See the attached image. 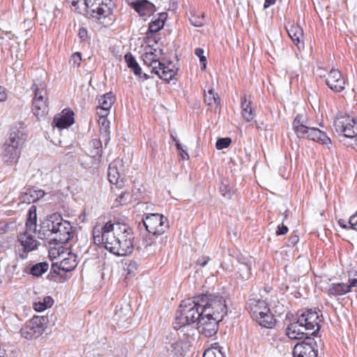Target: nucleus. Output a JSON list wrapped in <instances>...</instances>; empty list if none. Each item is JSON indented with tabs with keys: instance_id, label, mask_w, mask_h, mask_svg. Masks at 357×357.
<instances>
[{
	"instance_id": "f257e3e1",
	"label": "nucleus",
	"mask_w": 357,
	"mask_h": 357,
	"mask_svg": "<svg viewBox=\"0 0 357 357\" xmlns=\"http://www.w3.org/2000/svg\"><path fill=\"white\" fill-rule=\"evenodd\" d=\"M94 243L117 256L130 254L134 245V233L124 222L96 223L93 229Z\"/></svg>"
},
{
	"instance_id": "f03ea898",
	"label": "nucleus",
	"mask_w": 357,
	"mask_h": 357,
	"mask_svg": "<svg viewBox=\"0 0 357 357\" xmlns=\"http://www.w3.org/2000/svg\"><path fill=\"white\" fill-rule=\"evenodd\" d=\"M26 230L20 233L15 245V252L19 257L24 259L27 254L36 250L40 245V242L36 239L35 233L37 228L36 206L32 205L28 210L25 223Z\"/></svg>"
},
{
	"instance_id": "7ed1b4c3",
	"label": "nucleus",
	"mask_w": 357,
	"mask_h": 357,
	"mask_svg": "<svg viewBox=\"0 0 357 357\" xmlns=\"http://www.w3.org/2000/svg\"><path fill=\"white\" fill-rule=\"evenodd\" d=\"M26 139V132L23 123L10 128L8 137L2 146L1 155L3 162L8 165L17 163Z\"/></svg>"
},
{
	"instance_id": "20e7f679",
	"label": "nucleus",
	"mask_w": 357,
	"mask_h": 357,
	"mask_svg": "<svg viewBox=\"0 0 357 357\" xmlns=\"http://www.w3.org/2000/svg\"><path fill=\"white\" fill-rule=\"evenodd\" d=\"M199 296L182 301L179 309L176 311L174 327L178 330L181 327L199 321L202 317V307Z\"/></svg>"
},
{
	"instance_id": "39448f33",
	"label": "nucleus",
	"mask_w": 357,
	"mask_h": 357,
	"mask_svg": "<svg viewBox=\"0 0 357 357\" xmlns=\"http://www.w3.org/2000/svg\"><path fill=\"white\" fill-rule=\"evenodd\" d=\"M246 307L252 319L261 326L271 328L275 326V319L266 301L253 296L248 299Z\"/></svg>"
},
{
	"instance_id": "423d86ee",
	"label": "nucleus",
	"mask_w": 357,
	"mask_h": 357,
	"mask_svg": "<svg viewBox=\"0 0 357 357\" xmlns=\"http://www.w3.org/2000/svg\"><path fill=\"white\" fill-rule=\"evenodd\" d=\"M202 314L209 317L223 319L227 314V307L225 299L220 295L203 294L199 296Z\"/></svg>"
},
{
	"instance_id": "0eeeda50",
	"label": "nucleus",
	"mask_w": 357,
	"mask_h": 357,
	"mask_svg": "<svg viewBox=\"0 0 357 357\" xmlns=\"http://www.w3.org/2000/svg\"><path fill=\"white\" fill-rule=\"evenodd\" d=\"M32 89L34 93L32 112L38 119H40L48 113V97L46 85L43 79H34Z\"/></svg>"
},
{
	"instance_id": "6e6552de",
	"label": "nucleus",
	"mask_w": 357,
	"mask_h": 357,
	"mask_svg": "<svg viewBox=\"0 0 357 357\" xmlns=\"http://www.w3.org/2000/svg\"><path fill=\"white\" fill-rule=\"evenodd\" d=\"M333 126L336 132L344 137L354 139L357 137V121L346 113L339 112Z\"/></svg>"
},
{
	"instance_id": "1a4fd4ad",
	"label": "nucleus",
	"mask_w": 357,
	"mask_h": 357,
	"mask_svg": "<svg viewBox=\"0 0 357 357\" xmlns=\"http://www.w3.org/2000/svg\"><path fill=\"white\" fill-rule=\"evenodd\" d=\"M297 319L308 331V335L316 336L320 330V318L318 312L312 309H304L297 313Z\"/></svg>"
},
{
	"instance_id": "9d476101",
	"label": "nucleus",
	"mask_w": 357,
	"mask_h": 357,
	"mask_svg": "<svg viewBox=\"0 0 357 357\" xmlns=\"http://www.w3.org/2000/svg\"><path fill=\"white\" fill-rule=\"evenodd\" d=\"M86 13L92 17L101 19L112 13V0H84Z\"/></svg>"
},
{
	"instance_id": "9b49d317",
	"label": "nucleus",
	"mask_w": 357,
	"mask_h": 357,
	"mask_svg": "<svg viewBox=\"0 0 357 357\" xmlns=\"http://www.w3.org/2000/svg\"><path fill=\"white\" fill-rule=\"evenodd\" d=\"M47 321V318L45 317L34 316L22 328V336L27 340L39 337L44 332Z\"/></svg>"
},
{
	"instance_id": "f8f14e48",
	"label": "nucleus",
	"mask_w": 357,
	"mask_h": 357,
	"mask_svg": "<svg viewBox=\"0 0 357 357\" xmlns=\"http://www.w3.org/2000/svg\"><path fill=\"white\" fill-rule=\"evenodd\" d=\"M143 225L153 235H161L169 227L167 218L159 213L148 214L143 220Z\"/></svg>"
},
{
	"instance_id": "ddd939ff",
	"label": "nucleus",
	"mask_w": 357,
	"mask_h": 357,
	"mask_svg": "<svg viewBox=\"0 0 357 357\" xmlns=\"http://www.w3.org/2000/svg\"><path fill=\"white\" fill-rule=\"evenodd\" d=\"M58 219L59 224L56 227L52 239L61 243H66L73 236V227L68 221L63 220L61 215Z\"/></svg>"
},
{
	"instance_id": "4468645a",
	"label": "nucleus",
	"mask_w": 357,
	"mask_h": 357,
	"mask_svg": "<svg viewBox=\"0 0 357 357\" xmlns=\"http://www.w3.org/2000/svg\"><path fill=\"white\" fill-rule=\"evenodd\" d=\"M222 319L215 317H209L208 316L202 314V317H201L197 322V328L200 333L206 337H212L217 333L218 331V323Z\"/></svg>"
},
{
	"instance_id": "2eb2a0df",
	"label": "nucleus",
	"mask_w": 357,
	"mask_h": 357,
	"mask_svg": "<svg viewBox=\"0 0 357 357\" xmlns=\"http://www.w3.org/2000/svg\"><path fill=\"white\" fill-rule=\"evenodd\" d=\"M59 214L53 213L44 219L40 225L38 231L39 237L40 238H48L53 237L55 232L56 227L58 223Z\"/></svg>"
},
{
	"instance_id": "dca6fc26",
	"label": "nucleus",
	"mask_w": 357,
	"mask_h": 357,
	"mask_svg": "<svg viewBox=\"0 0 357 357\" xmlns=\"http://www.w3.org/2000/svg\"><path fill=\"white\" fill-rule=\"evenodd\" d=\"M326 85L334 92L340 93L344 89L345 81L337 69H331L326 78Z\"/></svg>"
},
{
	"instance_id": "f3484780",
	"label": "nucleus",
	"mask_w": 357,
	"mask_h": 357,
	"mask_svg": "<svg viewBox=\"0 0 357 357\" xmlns=\"http://www.w3.org/2000/svg\"><path fill=\"white\" fill-rule=\"evenodd\" d=\"M286 335L292 340L309 339L312 335H308V331L303 326V324H300L299 320L290 323L286 328Z\"/></svg>"
},
{
	"instance_id": "a211bd4d",
	"label": "nucleus",
	"mask_w": 357,
	"mask_h": 357,
	"mask_svg": "<svg viewBox=\"0 0 357 357\" xmlns=\"http://www.w3.org/2000/svg\"><path fill=\"white\" fill-rule=\"evenodd\" d=\"M161 53L162 50L158 51L156 49L148 47L145 49L144 53L142 55L144 63L151 68V73L153 70H157L158 67L161 66V62L160 61V54H161Z\"/></svg>"
},
{
	"instance_id": "6ab92c4d",
	"label": "nucleus",
	"mask_w": 357,
	"mask_h": 357,
	"mask_svg": "<svg viewBox=\"0 0 357 357\" xmlns=\"http://www.w3.org/2000/svg\"><path fill=\"white\" fill-rule=\"evenodd\" d=\"M357 286V279L349 278L347 283H333L329 285L328 293L335 297L341 296L351 291L352 287Z\"/></svg>"
},
{
	"instance_id": "aec40b11",
	"label": "nucleus",
	"mask_w": 357,
	"mask_h": 357,
	"mask_svg": "<svg viewBox=\"0 0 357 357\" xmlns=\"http://www.w3.org/2000/svg\"><path fill=\"white\" fill-rule=\"evenodd\" d=\"M286 30L294 45L298 49L303 48V31L302 28L297 24L289 23L286 26Z\"/></svg>"
},
{
	"instance_id": "412c9836",
	"label": "nucleus",
	"mask_w": 357,
	"mask_h": 357,
	"mask_svg": "<svg viewBox=\"0 0 357 357\" xmlns=\"http://www.w3.org/2000/svg\"><path fill=\"white\" fill-rule=\"evenodd\" d=\"M307 119L304 114H298L293 121V129L299 138H305L312 127L307 125Z\"/></svg>"
},
{
	"instance_id": "4be33fe9",
	"label": "nucleus",
	"mask_w": 357,
	"mask_h": 357,
	"mask_svg": "<svg viewBox=\"0 0 357 357\" xmlns=\"http://www.w3.org/2000/svg\"><path fill=\"white\" fill-rule=\"evenodd\" d=\"M45 195V192L43 190L26 188L20 193L19 200L22 204H29L40 200Z\"/></svg>"
},
{
	"instance_id": "5701e85b",
	"label": "nucleus",
	"mask_w": 357,
	"mask_h": 357,
	"mask_svg": "<svg viewBox=\"0 0 357 357\" xmlns=\"http://www.w3.org/2000/svg\"><path fill=\"white\" fill-rule=\"evenodd\" d=\"M119 166L122 167V162L120 160H114L108 167V179L112 184L117 185L119 187L123 183L122 174L119 170Z\"/></svg>"
},
{
	"instance_id": "b1692460",
	"label": "nucleus",
	"mask_w": 357,
	"mask_h": 357,
	"mask_svg": "<svg viewBox=\"0 0 357 357\" xmlns=\"http://www.w3.org/2000/svg\"><path fill=\"white\" fill-rule=\"evenodd\" d=\"M294 357H317V351L309 342L297 344L293 350Z\"/></svg>"
},
{
	"instance_id": "393cba45",
	"label": "nucleus",
	"mask_w": 357,
	"mask_h": 357,
	"mask_svg": "<svg viewBox=\"0 0 357 357\" xmlns=\"http://www.w3.org/2000/svg\"><path fill=\"white\" fill-rule=\"evenodd\" d=\"M305 138L325 145L329 150L331 149V139L325 132L320 130L319 128L312 127Z\"/></svg>"
},
{
	"instance_id": "a878e982",
	"label": "nucleus",
	"mask_w": 357,
	"mask_h": 357,
	"mask_svg": "<svg viewBox=\"0 0 357 357\" xmlns=\"http://www.w3.org/2000/svg\"><path fill=\"white\" fill-rule=\"evenodd\" d=\"M74 112L70 109H64L61 114L55 116L54 123L59 129L67 128L74 123Z\"/></svg>"
},
{
	"instance_id": "bb28decb",
	"label": "nucleus",
	"mask_w": 357,
	"mask_h": 357,
	"mask_svg": "<svg viewBox=\"0 0 357 357\" xmlns=\"http://www.w3.org/2000/svg\"><path fill=\"white\" fill-rule=\"evenodd\" d=\"M152 73L157 75L161 79L169 82L176 75L177 68H175L172 63L165 65L161 62V66L158 67L157 70H153Z\"/></svg>"
},
{
	"instance_id": "cd10ccee",
	"label": "nucleus",
	"mask_w": 357,
	"mask_h": 357,
	"mask_svg": "<svg viewBox=\"0 0 357 357\" xmlns=\"http://www.w3.org/2000/svg\"><path fill=\"white\" fill-rule=\"evenodd\" d=\"M252 103L251 100H248L246 96L241 98V115L247 122L252 121L256 116Z\"/></svg>"
},
{
	"instance_id": "c85d7f7f",
	"label": "nucleus",
	"mask_w": 357,
	"mask_h": 357,
	"mask_svg": "<svg viewBox=\"0 0 357 357\" xmlns=\"http://www.w3.org/2000/svg\"><path fill=\"white\" fill-rule=\"evenodd\" d=\"M134 10L141 17H149L155 12L154 5L147 0L138 1L135 4Z\"/></svg>"
},
{
	"instance_id": "c756f323",
	"label": "nucleus",
	"mask_w": 357,
	"mask_h": 357,
	"mask_svg": "<svg viewBox=\"0 0 357 357\" xmlns=\"http://www.w3.org/2000/svg\"><path fill=\"white\" fill-rule=\"evenodd\" d=\"M188 342L179 340L172 343L167 351L174 357H182L188 350Z\"/></svg>"
},
{
	"instance_id": "7c9ffc66",
	"label": "nucleus",
	"mask_w": 357,
	"mask_h": 357,
	"mask_svg": "<svg viewBox=\"0 0 357 357\" xmlns=\"http://www.w3.org/2000/svg\"><path fill=\"white\" fill-rule=\"evenodd\" d=\"M77 265L76 256L70 252L68 253V257L62 259L60 261V268L64 272L73 271Z\"/></svg>"
},
{
	"instance_id": "2f4dec72",
	"label": "nucleus",
	"mask_w": 357,
	"mask_h": 357,
	"mask_svg": "<svg viewBox=\"0 0 357 357\" xmlns=\"http://www.w3.org/2000/svg\"><path fill=\"white\" fill-rule=\"evenodd\" d=\"M124 59L127 63L128 67L132 70L133 73L135 75H142V68L137 62L135 58L132 56L131 53H126V55L124 56Z\"/></svg>"
},
{
	"instance_id": "473e14b6",
	"label": "nucleus",
	"mask_w": 357,
	"mask_h": 357,
	"mask_svg": "<svg viewBox=\"0 0 357 357\" xmlns=\"http://www.w3.org/2000/svg\"><path fill=\"white\" fill-rule=\"evenodd\" d=\"M114 102V96L112 95L111 92L107 93L98 98V107L104 109H107L109 110L112 107Z\"/></svg>"
},
{
	"instance_id": "72a5a7b5",
	"label": "nucleus",
	"mask_w": 357,
	"mask_h": 357,
	"mask_svg": "<svg viewBox=\"0 0 357 357\" xmlns=\"http://www.w3.org/2000/svg\"><path fill=\"white\" fill-rule=\"evenodd\" d=\"M54 303V300L50 296H45L43 298V301H38L35 302L33 304L34 310L37 312H43L50 307Z\"/></svg>"
},
{
	"instance_id": "f704fd0d",
	"label": "nucleus",
	"mask_w": 357,
	"mask_h": 357,
	"mask_svg": "<svg viewBox=\"0 0 357 357\" xmlns=\"http://www.w3.org/2000/svg\"><path fill=\"white\" fill-rule=\"evenodd\" d=\"M49 268L47 262H40L33 265L30 270V273L33 276L39 277L45 273Z\"/></svg>"
},
{
	"instance_id": "c9c22d12",
	"label": "nucleus",
	"mask_w": 357,
	"mask_h": 357,
	"mask_svg": "<svg viewBox=\"0 0 357 357\" xmlns=\"http://www.w3.org/2000/svg\"><path fill=\"white\" fill-rule=\"evenodd\" d=\"M166 13H162L160 14V17H162L165 16ZM164 20L162 18L157 19L152 22L150 23L147 34L150 33H154L160 31L163 26H164Z\"/></svg>"
},
{
	"instance_id": "e433bc0d",
	"label": "nucleus",
	"mask_w": 357,
	"mask_h": 357,
	"mask_svg": "<svg viewBox=\"0 0 357 357\" xmlns=\"http://www.w3.org/2000/svg\"><path fill=\"white\" fill-rule=\"evenodd\" d=\"M204 101L208 105H213L220 102V98L213 89H209L207 93H205Z\"/></svg>"
},
{
	"instance_id": "4c0bfd02",
	"label": "nucleus",
	"mask_w": 357,
	"mask_h": 357,
	"mask_svg": "<svg viewBox=\"0 0 357 357\" xmlns=\"http://www.w3.org/2000/svg\"><path fill=\"white\" fill-rule=\"evenodd\" d=\"M238 261L243 266V268H240L239 270L245 272L242 275V278H244L245 276H248V275L250 274L252 259L250 257L248 259L240 258Z\"/></svg>"
},
{
	"instance_id": "58836bf2",
	"label": "nucleus",
	"mask_w": 357,
	"mask_h": 357,
	"mask_svg": "<svg viewBox=\"0 0 357 357\" xmlns=\"http://www.w3.org/2000/svg\"><path fill=\"white\" fill-rule=\"evenodd\" d=\"M203 357H225L222 351L218 347H212L206 349Z\"/></svg>"
},
{
	"instance_id": "ea45409f",
	"label": "nucleus",
	"mask_w": 357,
	"mask_h": 357,
	"mask_svg": "<svg viewBox=\"0 0 357 357\" xmlns=\"http://www.w3.org/2000/svg\"><path fill=\"white\" fill-rule=\"evenodd\" d=\"M138 264L134 260H128L125 263L124 270L129 275H134L137 270Z\"/></svg>"
},
{
	"instance_id": "a19ab883",
	"label": "nucleus",
	"mask_w": 357,
	"mask_h": 357,
	"mask_svg": "<svg viewBox=\"0 0 357 357\" xmlns=\"http://www.w3.org/2000/svg\"><path fill=\"white\" fill-rule=\"evenodd\" d=\"M90 146L91 148L96 149V153H95L96 156L101 157L102 153V142L99 139H93L90 142Z\"/></svg>"
},
{
	"instance_id": "79ce46f5",
	"label": "nucleus",
	"mask_w": 357,
	"mask_h": 357,
	"mask_svg": "<svg viewBox=\"0 0 357 357\" xmlns=\"http://www.w3.org/2000/svg\"><path fill=\"white\" fill-rule=\"evenodd\" d=\"M99 124L101 125L100 131L104 132L105 133L106 140L109 139V122L106 118H99L98 120Z\"/></svg>"
},
{
	"instance_id": "37998d69",
	"label": "nucleus",
	"mask_w": 357,
	"mask_h": 357,
	"mask_svg": "<svg viewBox=\"0 0 357 357\" xmlns=\"http://www.w3.org/2000/svg\"><path fill=\"white\" fill-rule=\"evenodd\" d=\"M231 140L229 137L220 138L217 140L215 147L218 150L227 148L231 144Z\"/></svg>"
},
{
	"instance_id": "c03bdc74",
	"label": "nucleus",
	"mask_w": 357,
	"mask_h": 357,
	"mask_svg": "<svg viewBox=\"0 0 357 357\" xmlns=\"http://www.w3.org/2000/svg\"><path fill=\"white\" fill-rule=\"evenodd\" d=\"M190 23L197 27L202 26L204 23V15H193L190 18Z\"/></svg>"
},
{
	"instance_id": "a18cd8bd",
	"label": "nucleus",
	"mask_w": 357,
	"mask_h": 357,
	"mask_svg": "<svg viewBox=\"0 0 357 357\" xmlns=\"http://www.w3.org/2000/svg\"><path fill=\"white\" fill-rule=\"evenodd\" d=\"M15 229L14 222H0V234H3Z\"/></svg>"
},
{
	"instance_id": "49530a36",
	"label": "nucleus",
	"mask_w": 357,
	"mask_h": 357,
	"mask_svg": "<svg viewBox=\"0 0 357 357\" xmlns=\"http://www.w3.org/2000/svg\"><path fill=\"white\" fill-rule=\"evenodd\" d=\"M204 50L202 48H197L195 49V54L196 56H197L199 58V61L202 64V68H206V58L204 55Z\"/></svg>"
},
{
	"instance_id": "de8ad7c7",
	"label": "nucleus",
	"mask_w": 357,
	"mask_h": 357,
	"mask_svg": "<svg viewBox=\"0 0 357 357\" xmlns=\"http://www.w3.org/2000/svg\"><path fill=\"white\" fill-rule=\"evenodd\" d=\"M176 149L178 151L179 154L183 160L189 159V155L188 153L187 149L181 145L180 141H176Z\"/></svg>"
},
{
	"instance_id": "09e8293b",
	"label": "nucleus",
	"mask_w": 357,
	"mask_h": 357,
	"mask_svg": "<svg viewBox=\"0 0 357 357\" xmlns=\"http://www.w3.org/2000/svg\"><path fill=\"white\" fill-rule=\"evenodd\" d=\"M82 61L81 53L75 52L74 53L70 58V62L73 63L74 66L78 67L80 65V62Z\"/></svg>"
},
{
	"instance_id": "8fccbe9b",
	"label": "nucleus",
	"mask_w": 357,
	"mask_h": 357,
	"mask_svg": "<svg viewBox=\"0 0 357 357\" xmlns=\"http://www.w3.org/2000/svg\"><path fill=\"white\" fill-rule=\"evenodd\" d=\"M349 224L350 225V228L357 231V211L350 217Z\"/></svg>"
},
{
	"instance_id": "3c124183",
	"label": "nucleus",
	"mask_w": 357,
	"mask_h": 357,
	"mask_svg": "<svg viewBox=\"0 0 357 357\" xmlns=\"http://www.w3.org/2000/svg\"><path fill=\"white\" fill-rule=\"evenodd\" d=\"M97 114L99 116L100 118H106V116L108 115L109 110L107 109H104L100 107H97Z\"/></svg>"
},
{
	"instance_id": "603ef678",
	"label": "nucleus",
	"mask_w": 357,
	"mask_h": 357,
	"mask_svg": "<svg viewBox=\"0 0 357 357\" xmlns=\"http://www.w3.org/2000/svg\"><path fill=\"white\" fill-rule=\"evenodd\" d=\"M87 30L84 27L79 29L78 36L82 41H85L87 39Z\"/></svg>"
},
{
	"instance_id": "864d4df0",
	"label": "nucleus",
	"mask_w": 357,
	"mask_h": 357,
	"mask_svg": "<svg viewBox=\"0 0 357 357\" xmlns=\"http://www.w3.org/2000/svg\"><path fill=\"white\" fill-rule=\"evenodd\" d=\"M209 259V257H202L197 260L196 264L202 267H204L208 264Z\"/></svg>"
},
{
	"instance_id": "5fc2aeb1",
	"label": "nucleus",
	"mask_w": 357,
	"mask_h": 357,
	"mask_svg": "<svg viewBox=\"0 0 357 357\" xmlns=\"http://www.w3.org/2000/svg\"><path fill=\"white\" fill-rule=\"evenodd\" d=\"M288 232V227L284 225H279L276 231L277 235H284Z\"/></svg>"
},
{
	"instance_id": "6e6d98bb",
	"label": "nucleus",
	"mask_w": 357,
	"mask_h": 357,
	"mask_svg": "<svg viewBox=\"0 0 357 357\" xmlns=\"http://www.w3.org/2000/svg\"><path fill=\"white\" fill-rule=\"evenodd\" d=\"M7 99V93L4 87L0 86V102Z\"/></svg>"
},
{
	"instance_id": "4d7b16f0",
	"label": "nucleus",
	"mask_w": 357,
	"mask_h": 357,
	"mask_svg": "<svg viewBox=\"0 0 357 357\" xmlns=\"http://www.w3.org/2000/svg\"><path fill=\"white\" fill-rule=\"evenodd\" d=\"M95 153H96V149L93 148H91L90 153H89L90 156L93 159L94 163L98 164L100 162L101 157L96 156Z\"/></svg>"
},
{
	"instance_id": "13d9d810",
	"label": "nucleus",
	"mask_w": 357,
	"mask_h": 357,
	"mask_svg": "<svg viewBox=\"0 0 357 357\" xmlns=\"http://www.w3.org/2000/svg\"><path fill=\"white\" fill-rule=\"evenodd\" d=\"M220 191L222 192V196L227 198H230L231 196V193L230 192V190L227 189V186H225V189H223L222 187H220Z\"/></svg>"
},
{
	"instance_id": "bf43d9fd",
	"label": "nucleus",
	"mask_w": 357,
	"mask_h": 357,
	"mask_svg": "<svg viewBox=\"0 0 357 357\" xmlns=\"http://www.w3.org/2000/svg\"><path fill=\"white\" fill-rule=\"evenodd\" d=\"M299 238L297 235H294L289 237V243L294 245L298 242Z\"/></svg>"
},
{
	"instance_id": "052dcab7",
	"label": "nucleus",
	"mask_w": 357,
	"mask_h": 357,
	"mask_svg": "<svg viewBox=\"0 0 357 357\" xmlns=\"http://www.w3.org/2000/svg\"><path fill=\"white\" fill-rule=\"evenodd\" d=\"M61 270V268H60V264L57 265L56 264H52L51 271L56 273L59 274V271Z\"/></svg>"
},
{
	"instance_id": "680f3d73",
	"label": "nucleus",
	"mask_w": 357,
	"mask_h": 357,
	"mask_svg": "<svg viewBox=\"0 0 357 357\" xmlns=\"http://www.w3.org/2000/svg\"><path fill=\"white\" fill-rule=\"evenodd\" d=\"M275 1H276V0H265L264 3V8H268L271 5L275 4Z\"/></svg>"
},
{
	"instance_id": "e2e57ef3",
	"label": "nucleus",
	"mask_w": 357,
	"mask_h": 357,
	"mask_svg": "<svg viewBox=\"0 0 357 357\" xmlns=\"http://www.w3.org/2000/svg\"><path fill=\"white\" fill-rule=\"evenodd\" d=\"M68 3H70L73 7L77 8L78 0H66Z\"/></svg>"
},
{
	"instance_id": "0e129e2a",
	"label": "nucleus",
	"mask_w": 357,
	"mask_h": 357,
	"mask_svg": "<svg viewBox=\"0 0 357 357\" xmlns=\"http://www.w3.org/2000/svg\"><path fill=\"white\" fill-rule=\"evenodd\" d=\"M338 224L339 225L342 227V228H344V229H346L347 228V225H345L344 223V220H340L338 221Z\"/></svg>"
},
{
	"instance_id": "69168bd1",
	"label": "nucleus",
	"mask_w": 357,
	"mask_h": 357,
	"mask_svg": "<svg viewBox=\"0 0 357 357\" xmlns=\"http://www.w3.org/2000/svg\"><path fill=\"white\" fill-rule=\"evenodd\" d=\"M349 276H357V271H352L351 272H349Z\"/></svg>"
},
{
	"instance_id": "338daca9",
	"label": "nucleus",
	"mask_w": 357,
	"mask_h": 357,
	"mask_svg": "<svg viewBox=\"0 0 357 357\" xmlns=\"http://www.w3.org/2000/svg\"><path fill=\"white\" fill-rule=\"evenodd\" d=\"M351 146L353 148H356V147H357V138H356V139H354V143H353V144H351Z\"/></svg>"
},
{
	"instance_id": "774afa93",
	"label": "nucleus",
	"mask_w": 357,
	"mask_h": 357,
	"mask_svg": "<svg viewBox=\"0 0 357 357\" xmlns=\"http://www.w3.org/2000/svg\"><path fill=\"white\" fill-rule=\"evenodd\" d=\"M171 137L175 142L176 144V141H179L176 137L174 136V135L172 133L171 134Z\"/></svg>"
}]
</instances>
